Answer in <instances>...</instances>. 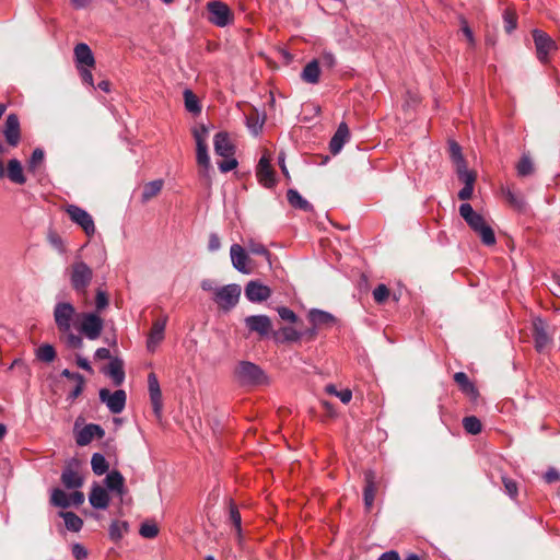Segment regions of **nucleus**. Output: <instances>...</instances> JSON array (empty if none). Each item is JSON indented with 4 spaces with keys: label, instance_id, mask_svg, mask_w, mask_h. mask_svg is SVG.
I'll return each mask as SVG.
<instances>
[{
    "label": "nucleus",
    "instance_id": "obj_1",
    "mask_svg": "<svg viewBox=\"0 0 560 560\" xmlns=\"http://www.w3.org/2000/svg\"><path fill=\"white\" fill-rule=\"evenodd\" d=\"M200 288L211 293V300L223 313L231 312L240 302L242 295V287L236 283L217 285L212 279H203Z\"/></svg>",
    "mask_w": 560,
    "mask_h": 560
},
{
    "label": "nucleus",
    "instance_id": "obj_2",
    "mask_svg": "<svg viewBox=\"0 0 560 560\" xmlns=\"http://www.w3.org/2000/svg\"><path fill=\"white\" fill-rule=\"evenodd\" d=\"M459 214L469 228L480 236L485 245L491 246L495 244L497 240L493 229L480 213L472 209L470 203H462L459 206Z\"/></svg>",
    "mask_w": 560,
    "mask_h": 560
},
{
    "label": "nucleus",
    "instance_id": "obj_3",
    "mask_svg": "<svg viewBox=\"0 0 560 560\" xmlns=\"http://www.w3.org/2000/svg\"><path fill=\"white\" fill-rule=\"evenodd\" d=\"M213 147L215 154L223 158V161L218 163L219 170L222 173H228L237 166V160L235 159V145L228 132L220 131L215 133Z\"/></svg>",
    "mask_w": 560,
    "mask_h": 560
},
{
    "label": "nucleus",
    "instance_id": "obj_4",
    "mask_svg": "<svg viewBox=\"0 0 560 560\" xmlns=\"http://www.w3.org/2000/svg\"><path fill=\"white\" fill-rule=\"evenodd\" d=\"M52 315L59 332H69L73 328L75 319L80 318V314L70 302H57Z\"/></svg>",
    "mask_w": 560,
    "mask_h": 560
},
{
    "label": "nucleus",
    "instance_id": "obj_5",
    "mask_svg": "<svg viewBox=\"0 0 560 560\" xmlns=\"http://www.w3.org/2000/svg\"><path fill=\"white\" fill-rule=\"evenodd\" d=\"M270 253L259 243L247 241V275L258 271L260 268H270Z\"/></svg>",
    "mask_w": 560,
    "mask_h": 560
},
{
    "label": "nucleus",
    "instance_id": "obj_6",
    "mask_svg": "<svg viewBox=\"0 0 560 560\" xmlns=\"http://www.w3.org/2000/svg\"><path fill=\"white\" fill-rule=\"evenodd\" d=\"M78 329L86 339L96 340L104 329V320L96 312L80 313Z\"/></svg>",
    "mask_w": 560,
    "mask_h": 560
},
{
    "label": "nucleus",
    "instance_id": "obj_7",
    "mask_svg": "<svg viewBox=\"0 0 560 560\" xmlns=\"http://www.w3.org/2000/svg\"><path fill=\"white\" fill-rule=\"evenodd\" d=\"M93 278V270L84 261H74L70 267V283L72 289L85 293Z\"/></svg>",
    "mask_w": 560,
    "mask_h": 560
},
{
    "label": "nucleus",
    "instance_id": "obj_8",
    "mask_svg": "<svg viewBox=\"0 0 560 560\" xmlns=\"http://www.w3.org/2000/svg\"><path fill=\"white\" fill-rule=\"evenodd\" d=\"M532 35L535 44L537 59L542 65H547L550 61V54L557 51L558 49L557 43L541 30H534Z\"/></svg>",
    "mask_w": 560,
    "mask_h": 560
},
{
    "label": "nucleus",
    "instance_id": "obj_9",
    "mask_svg": "<svg viewBox=\"0 0 560 560\" xmlns=\"http://www.w3.org/2000/svg\"><path fill=\"white\" fill-rule=\"evenodd\" d=\"M98 396L100 400L106 405L112 413L117 415L125 409L127 395L124 389H117L112 393L107 388H101Z\"/></svg>",
    "mask_w": 560,
    "mask_h": 560
},
{
    "label": "nucleus",
    "instance_id": "obj_10",
    "mask_svg": "<svg viewBox=\"0 0 560 560\" xmlns=\"http://www.w3.org/2000/svg\"><path fill=\"white\" fill-rule=\"evenodd\" d=\"M66 211L71 221L80 225L86 235L91 236L95 233L94 220L88 211L75 205H69Z\"/></svg>",
    "mask_w": 560,
    "mask_h": 560
},
{
    "label": "nucleus",
    "instance_id": "obj_11",
    "mask_svg": "<svg viewBox=\"0 0 560 560\" xmlns=\"http://www.w3.org/2000/svg\"><path fill=\"white\" fill-rule=\"evenodd\" d=\"M209 21L217 26H226L231 21V11L226 4L221 1H211L207 4Z\"/></svg>",
    "mask_w": 560,
    "mask_h": 560
},
{
    "label": "nucleus",
    "instance_id": "obj_12",
    "mask_svg": "<svg viewBox=\"0 0 560 560\" xmlns=\"http://www.w3.org/2000/svg\"><path fill=\"white\" fill-rule=\"evenodd\" d=\"M148 388L154 416L158 419H161L163 410L162 392L158 377L154 373H150L148 376Z\"/></svg>",
    "mask_w": 560,
    "mask_h": 560
},
{
    "label": "nucleus",
    "instance_id": "obj_13",
    "mask_svg": "<svg viewBox=\"0 0 560 560\" xmlns=\"http://www.w3.org/2000/svg\"><path fill=\"white\" fill-rule=\"evenodd\" d=\"M247 328L257 332L261 339L268 338L273 332L271 320L267 315L247 316Z\"/></svg>",
    "mask_w": 560,
    "mask_h": 560
},
{
    "label": "nucleus",
    "instance_id": "obj_14",
    "mask_svg": "<svg viewBox=\"0 0 560 560\" xmlns=\"http://www.w3.org/2000/svg\"><path fill=\"white\" fill-rule=\"evenodd\" d=\"M533 337L538 352H544L551 343V337L547 332L546 324L541 318H536L533 322Z\"/></svg>",
    "mask_w": 560,
    "mask_h": 560
},
{
    "label": "nucleus",
    "instance_id": "obj_15",
    "mask_svg": "<svg viewBox=\"0 0 560 560\" xmlns=\"http://www.w3.org/2000/svg\"><path fill=\"white\" fill-rule=\"evenodd\" d=\"M271 289L259 280L247 281V300L253 303H261L271 296Z\"/></svg>",
    "mask_w": 560,
    "mask_h": 560
},
{
    "label": "nucleus",
    "instance_id": "obj_16",
    "mask_svg": "<svg viewBox=\"0 0 560 560\" xmlns=\"http://www.w3.org/2000/svg\"><path fill=\"white\" fill-rule=\"evenodd\" d=\"M61 482L69 489H80L83 486L84 478L80 474L77 464H68L61 472Z\"/></svg>",
    "mask_w": 560,
    "mask_h": 560
},
{
    "label": "nucleus",
    "instance_id": "obj_17",
    "mask_svg": "<svg viewBox=\"0 0 560 560\" xmlns=\"http://www.w3.org/2000/svg\"><path fill=\"white\" fill-rule=\"evenodd\" d=\"M105 430L100 424L90 423L84 425L75 434V442L79 446H85L92 442L94 438L102 439Z\"/></svg>",
    "mask_w": 560,
    "mask_h": 560
},
{
    "label": "nucleus",
    "instance_id": "obj_18",
    "mask_svg": "<svg viewBox=\"0 0 560 560\" xmlns=\"http://www.w3.org/2000/svg\"><path fill=\"white\" fill-rule=\"evenodd\" d=\"M3 135L11 147H16L21 139L20 120L15 114H10L4 124Z\"/></svg>",
    "mask_w": 560,
    "mask_h": 560
},
{
    "label": "nucleus",
    "instance_id": "obj_19",
    "mask_svg": "<svg viewBox=\"0 0 560 560\" xmlns=\"http://www.w3.org/2000/svg\"><path fill=\"white\" fill-rule=\"evenodd\" d=\"M256 176L259 183L266 187L271 188L276 184L275 173L270 165L269 160L266 156H262L257 165Z\"/></svg>",
    "mask_w": 560,
    "mask_h": 560
},
{
    "label": "nucleus",
    "instance_id": "obj_20",
    "mask_svg": "<svg viewBox=\"0 0 560 560\" xmlns=\"http://www.w3.org/2000/svg\"><path fill=\"white\" fill-rule=\"evenodd\" d=\"M90 504L96 510H106L109 505L107 490L97 482H94L89 494Z\"/></svg>",
    "mask_w": 560,
    "mask_h": 560
},
{
    "label": "nucleus",
    "instance_id": "obj_21",
    "mask_svg": "<svg viewBox=\"0 0 560 560\" xmlns=\"http://www.w3.org/2000/svg\"><path fill=\"white\" fill-rule=\"evenodd\" d=\"M350 138V130L346 122H340L336 132L334 133L332 138L329 142V150L332 154H338L346 142Z\"/></svg>",
    "mask_w": 560,
    "mask_h": 560
},
{
    "label": "nucleus",
    "instance_id": "obj_22",
    "mask_svg": "<svg viewBox=\"0 0 560 560\" xmlns=\"http://www.w3.org/2000/svg\"><path fill=\"white\" fill-rule=\"evenodd\" d=\"M166 326V317L155 320L147 340V348L153 352L156 346L163 340Z\"/></svg>",
    "mask_w": 560,
    "mask_h": 560
},
{
    "label": "nucleus",
    "instance_id": "obj_23",
    "mask_svg": "<svg viewBox=\"0 0 560 560\" xmlns=\"http://www.w3.org/2000/svg\"><path fill=\"white\" fill-rule=\"evenodd\" d=\"M365 487L363 491V499L366 509L373 506L376 494V475L373 470H368L364 474Z\"/></svg>",
    "mask_w": 560,
    "mask_h": 560
},
{
    "label": "nucleus",
    "instance_id": "obj_24",
    "mask_svg": "<svg viewBox=\"0 0 560 560\" xmlns=\"http://www.w3.org/2000/svg\"><path fill=\"white\" fill-rule=\"evenodd\" d=\"M74 59L78 67H93L95 59L89 45L79 43L74 47Z\"/></svg>",
    "mask_w": 560,
    "mask_h": 560
},
{
    "label": "nucleus",
    "instance_id": "obj_25",
    "mask_svg": "<svg viewBox=\"0 0 560 560\" xmlns=\"http://www.w3.org/2000/svg\"><path fill=\"white\" fill-rule=\"evenodd\" d=\"M196 161L200 167V175L205 178H209L211 172V162L207 144H196Z\"/></svg>",
    "mask_w": 560,
    "mask_h": 560
},
{
    "label": "nucleus",
    "instance_id": "obj_26",
    "mask_svg": "<svg viewBox=\"0 0 560 560\" xmlns=\"http://www.w3.org/2000/svg\"><path fill=\"white\" fill-rule=\"evenodd\" d=\"M104 483L107 490L116 492L120 497L125 493V478L118 470L109 471Z\"/></svg>",
    "mask_w": 560,
    "mask_h": 560
},
{
    "label": "nucleus",
    "instance_id": "obj_27",
    "mask_svg": "<svg viewBox=\"0 0 560 560\" xmlns=\"http://www.w3.org/2000/svg\"><path fill=\"white\" fill-rule=\"evenodd\" d=\"M308 317L314 327H331L336 323L334 315L320 310H312Z\"/></svg>",
    "mask_w": 560,
    "mask_h": 560
},
{
    "label": "nucleus",
    "instance_id": "obj_28",
    "mask_svg": "<svg viewBox=\"0 0 560 560\" xmlns=\"http://www.w3.org/2000/svg\"><path fill=\"white\" fill-rule=\"evenodd\" d=\"M320 67L317 59H313L305 65L301 72V79L310 84H316L319 81Z\"/></svg>",
    "mask_w": 560,
    "mask_h": 560
},
{
    "label": "nucleus",
    "instance_id": "obj_29",
    "mask_svg": "<svg viewBox=\"0 0 560 560\" xmlns=\"http://www.w3.org/2000/svg\"><path fill=\"white\" fill-rule=\"evenodd\" d=\"M106 374L113 380V383L117 386L121 385L125 381L124 363L120 359H112Z\"/></svg>",
    "mask_w": 560,
    "mask_h": 560
},
{
    "label": "nucleus",
    "instance_id": "obj_30",
    "mask_svg": "<svg viewBox=\"0 0 560 560\" xmlns=\"http://www.w3.org/2000/svg\"><path fill=\"white\" fill-rule=\"evenodd\" d=\"M268 383V377L264 371L254 363L247 361V386L265 385Z\"/></svg>",
    "mask_w": 560,
    "mask_h": 560
},
{
    "label": "nucleus",
    "instance_id": "obj_31",
    "mask_svg": "<svg viewBox=\"0 0 560 560\" xmlns=\"http://www.w3.org/2000/svg\"><path fill=\"white\" fill-rule=\"evenodd\" d=\"M230 256L233 267L237 271L245 273V248L235 243L230 248Z\"/></svg>",
    "mask_w": 560,
    "mask_h": 560
},
{
    "label": "nucleus",
    "instance_id": "obj_32",
    "mask_svg": "<svg viewBox=\"0 0 560 560\" xmlns=\"http://www.w3.org/2000/svg\"><path fill=\"white\" fill-rule=\"evenodd\" d=\"M7 175L12 183H15L19 185H22L26 182V178L23 174L22 164L16 159H12L9 161Z\"/></svg>",
    "mask_w": 560,
    "mask_h": 560
},
{
    "label": "nucleus",
    "instance_id": "obj_33",
    "mask_svg": "<svg viewBox=\"0 0 560 560\" xmlns=\"http://www.w3.org/2000/svg\"><path fill=\"white\" fill-rule=\"evenodd\" d=\"M287 198L289 203L296 209L303 210V211H312L313 206L304 199L300 192L295 189H289L287 192Z\"/></svg>",
    "mask_w": 560,
    "mask_h": 560
},
{
    "label": "nucleus",
    "instance_id": "obj_34",
    "mask_svg": "<svg viewBox=\"0 0 560 560\" xmlns=\"http://www.w3.org/2000/svg\"><path fill=\"white\" fill-rule=\"evenodd\" d=\"M228 522L234 526L236 534L242 538V515L233 500L229 501Z\"/></svg>",
    "mask_w": 560,
    "mask_h": 560
},
{
    "label": "nucleus",
    "instance_id": "obj_35",
    "mask_svg": "<svg viewBox=\"0 0 560 560\" xmlns=\"http://www.w3.org/2000/svg\"><path fill=\"white\" fill-rule=\"evenodd\" d=\"M58 515L65 521V526L70 532H80L83 526V521L73 512H59Z\"/></svg>",
    "mask_w": 560,
    "mask_h": 560
},
{
    "label": "nucleus",
    "instance_id": "obj_36",
    "mask_svg": "<svg viewBox=\"0 0 560 560\" xmlns=\"http://www.w3.org/2000/svg\"><path fill=\"white\" fill-rule=\"evenodd\" d=\"M266 120V115L262 113H258L256 109H254L253 113H250L249 116H247V128L250 130V132L254 136H258V133L261 131Z\"/></svg>",
    "mask_w": 560,
    "mask_h": 560
},
{
    "label": "nucleus",
    "instance_id": "obj_37",
    "mask_svg": "<svg viewBox=\"0 0 560 560\" xmlns=\"http://www.w3.org/2000/svg\"><path fill=\"white\" fill-rule=\"evenodd\" d=\"M508 202L516 210L522 211L526 207L525 198L523 195L513 191L510 187L502 188Z\"/></svg>",
    "mask_w": 560,
    "mask_h": 560
},
{
    "label": "nucleus",
    "instance_id": "obj_38",
    "mask_svg": "<svg viewBox=\"0 0 560 560\" xmlns=\"http://www.w3.org/2000/svg\"><path fill=\"white\" fill-rule=\"evenodd\" d=\"M50 503L54 506L67 509L71 506L69 494H67L62 489L55 488L51 491Z\"/></svg>",
    "mask_w": 560,
    "mask_h": 560
},
{
    "label": "nucleus",
    "instance_id": "obj_39",
    "mask_svg": "<svg viewBox=\"0 0 560 560\" xmlns=\"http://www.w3.org/2000/svg\"><path fill=\"white\" fill-rule=\"evenodd\" d=\"M302 334L292 327H283L279 331H273L272 337L276 341H298Z\"/></svg>",
    "mask_w": 560,
    "mask_h": 560
},
{
    "label": "nucleus",
    "instance_id": "obj_40",
    "mask_svg": "<svg viewBox=\"0 0 560 560\" xmlns=\"http://www.w3.org/2000/svg\"><path fill=\"white\" fill-rule=\"evenodd\" d=\"M163 180L162 179H155L152 182H149L144 185L142 190V201L147 202L154 196H156L163 188Z\"/></svg>",
    "mask_w": 560,
    "mask_h": 560
},
{
    "label": "nucleus",
    "instance_id": "obj_41",
    "mask_svg": "<svg viewBox=\"0 0 560 560\" xmlns=\"http://www.w3.org/2000/svg\"><path fill=\"white\" fill-rule=\"evenodd\" d=\"M92 470L95 475L102 476L108 470V463L103 454L94 453L91 458Z\"/></svg>",
    "mask_w": 560,
    "mask_h": 560
},
{
    "label": "nucleus",
    "instance_id": "obj_42",
    "mask_svg": "<svg viewBox=\"0 0 560 560\" xmlns=\"http://www.w3.org/2000/svg\"><path fill=\"white\" fill-rule=\"evenodd\" d=\"M36 358L43 362L50 363L56 358V350L49 343H44L36 350Z\"/></svg>",
    "mask_w": 560,
    "mask_h": 560
},
{
    "label": "nucleus",
    "instance_id": "obj_43",
    "mask_svg": "<svg viewBox=\"0 0 560 560\" xmlns=\"http://www.w3.org/2000/svg\"><path fill=\"white\" fill-rule=\"evenodd\" d=\"M454 381L459 386L462 392L466 394H475L476 388L474 384L469 381L468 376L464 372H457L454 374Z\"/></svg>",
    "mask_w": 560,
    "mask_h": 560
},
{
    "label": "nucleus",
    "instance_id": "obj_44",
    "mask_svg": "<svg viewBox=\"0 0 560 560\" xmlns=\"http://www.w3.org/2000/svg\"><path fill=\"white\" fill-rule=\"evenodd\" d=\"M463 427L467 433L474 435L479 434L482 430L481 421L475 416L465 417L463 419Z\"/></svg>",
    "mask_w": 560,
    "mask_h": 560
},
{
    "label": "nucleus",
    "instance_id": "obj_45",
    "mask_svg": "<svg viewBox=\"0 0 560 560\" xmlns=\"http://www.w3.org/2000/svg\"><path fill=\"white\" fill-rule=\"evenodd\" d=\"M184 101H185V107L189 113L198 114L201 112V106L199 105V101H198L197 96L190 90L184 91Z\"/></svg>",
    "mask_w": 560,
    "mask_h": 560
},
{
    "label": "nucleus",
    "instance_id": "obj_46",
    "mask_svg": "<svg viewBox=\"0 0 560 560\" xmlns=\"http://www.w3.org/2000/svg\"><path fill=\"white\" fill-rule=\"evenodd\" d=\"M456 173L458 179L464 184V186H474L476 182V174L472 171L467 168L466 164H462V166L456 168Z\"/></svg>",
    "mask_w": 560,
    "mask_h": 560
},
{
    "label": "nucleus",
    "instance_id": "obj_47",
    "mask_svg": "<svg viewBox=\"0 0 560 560\" xmlns=\"http://www.w3.org/2000/svg\"><path fill=\"white\" fill-rule=\"evenodd\" d=\"M128 530L127 522L114 521L109 526V537L114 541H118Z\"/></svg>",
    "mask_w": 560,
    "mask_h": 560
},
{
    "label": "nucleus",
    "instance_id": "obj_48",
    "mask_svg": "<svg viewBox=\"0 0 560 560\" xmlns=\"http://www.w3.org/2000/svg\"><path fill=\"white\" fill-rule=\"evenodd\" d=\"M517 175L525 177L534 173V164L528 155H523L516 165Z\"/></svg>",
    "mask_w": 560,
    "mask_h": 560
},
{
    "label": "nucleus",
    "instance_id": "obj_49",
    "mask_svg": "<svg viewBox=\"0 0 560 560\" xmlns=\"http://www.w3.org/2000/svg\"><path fill=\"white\" fill-rule=\"evenodd\" d=\"M326 392L330 395L337 396L343 404L350 402L352 398V392L348 388L338 390L334 384H328L326 386Z\"/></svg>",
    "mask_w": 560,
    "mask_h": 560
},
{
    "label": "nucleus",
    "instance_id": "obj_50",
    "mask_svg": "<svg viewBox=\"0 0 560 560\" xmlns=\"http://www.w3.org/2000/svg\"><path fill=\"white\" fill-rule=\"evenodd\" d=\"M450 154H451L452 161L456 165V168L462 166V164H466L465 159L462 154V148L455 141L450 142Z\"/></svg>",
    "mask_w": 560,
    "mask_h": 560
},
{
    "label": "nucleus",
    "instance_id": "obj_51",
    "mask_svg": "<svg viewBox=\"0 0 560 560\" xmlns=\"http://www.w3.org/2000/svg\"><path fill=\"white\" fill-rule=\"evenodd\" d=\"M65 336L66 345L72 349H81L83 347V339L80 335H77L70 329L69 332H60Z\"/></svg>",
    "mask_w": 560,
    "mask_h": 560
},
{
    "label": "nucleus",
    "instance_id": "obj_52",
    "mask_svg": "<svg viewBox=\"0 0 560 560\" xmlns=\"http://www.w3.org/2000/svg\"><path fill=\"white\" fill-rule=\"evenodd\" d=\"M44 158H45V153H44V150L43 149H39V148H36L32 155H31V159L28 161V171L30 172H35L36 168L43 163L44 161Z\"/></svg>",
    "mask_w": 560,
    "mask_h": 560
},
{
    "label": "nucleus",
    "instance_id": "obj_53",
    "mask_svg": "<svg viewBox=\"0 0 560 560\" xmlns=\"http://www.w3.org/2000/svg\"><path fill=\"white\" fill-rule=\"evenodd\" d=\"M317 60L319 61V67L322 66L327 70L334 69L337 63L335 55L330 51H323Z\"/></svg>",
    "mask_w": 560,
    "mask_h": 560
},
{
    "label": "nucleus",
    "instance_id": "obj_54",
    "mask_svg": "<svg viewBox=\"0 0 560 560\" xmlns=\"http://www.w3.org/2000/svg\"><path fill=\"white\" fill-rule=\"evenodd\" d=\"M194 139L196 144H207L209 128L205 125H200L192 130Z\"/></svg>",
    "mask_w": 560,
    "mask_h": 560
},
{
    "label": "nucleus",
    "instance_id": "obj_55",
    "mask_svg": "<svg viewBox=\"0 0 560 560\" xmlns=\"http://www.w3.org/2000/svg\"><path fill=\"white\" fill-rule=\"evenodd\" d=\"M139 533L144 538H154L159 534V528L154 523H143L140 526Z\"/></svg>",
    "mask_w": 560,
    "mask_h": 560
},
{
    "label": "nucleus",
    "instance_id": "obj_56",
    "mask_svg": "<svg viewBox=\"0 0 560 560\" xmlns=\"http://www.w3.org/2000/svg\"><path fill=\"white\" fill-rule=\"evenodd\" d=\"M389 296V290L385 284H378L373 290V298L376 303L382 304L384 303Z\"/></svg>",
    "mask_w": 560,
    "mask_h": 560
},
{
    "label": "nucleus",
    "instance_id": "obj_57",
    "mask_svg": "<svg viewBox=\"0 0 560 560\" xmlns=\"http://www.w3.org/2000/svg\"><path fill=\"white\" fill-rule=\"evenodd\" d=\"M504 28L506 33H512L516 28V15L514 12L506 10L503 14Z\"/></svg>",
    "mask_w": 560,
    "mask_h": 560
},
{
    "label": "nucleus",
    "instance_id": "obj_58",
    "mask_svg": "<svg viewBox=\"0 0 560 560\" xmlns=\"http://www.w3.org/2000/svg\"><path fill=\"white\" fill-rule=\"evenodd\" d=\"M502 482L505 492L510 495V498L515 499L517 497V483L506 476L502 477Z\"/></svg>",
    "mask_w": 560,
    "mask_h": 560
},
{
    "label": "nucleus",
    "instance_id": "obj_59",
    "mask_svg": "<svg viewBox=\"0 0 560 560\" xmlns=\"http://www.w3.org/2000/svg\"><path fill=\"white\" fill-rule=\"evenodd\" d=\"M278 314H279L280 318L285 322L295 323L298 320L296 314L289 307H285V306L279 307Z\"/></svg>",
    "mask_w": 560,
    "mask_h": 560
},
{
    "label": "nucleus",
    "instance_id": "obj_60",
    "mask_svg": "<svg viewBox=\"0 0 560 560\" xmlns=\"http://www.w3.org/2000/svg\"><path fill=\"white\" fill-rule=\"evenodd\" d=\"M108 305V296L105 291L97 290L95 296V307L96 311H102Z\"/></svg>",
    "mask_w": 560,
    "mask_h": 560
},
{
    "label": "nucleus",
    "instance_id": "obj_61",
    "mask_svg": "<svg viewBox=\"0 0 560 560\" xmlns=\"http://www.w3.org/2000/svg\"><path fill=\"white\" fill-rule=\"evenodd\" d=\"M48 242L59 253H63L65 252L63 242H62L61 237L57 233L49 232V234H48Z\"/></svg>",
    "mask_w": 560,
    "mask_h": 560
},
{
    "label": "nucleus",
    "instance_id": "obj_62",
    "mask_svg": "<svg viewBox=\"0 0 560 560\" xmlns=\"http://www.w3.org/2000/svg\"><path fill=\"white\" fill-rule=\"evenodd\" d=\"M72 555L77 560H85L89 552L83 545L75 542L72 545Z\"/></svg>",
    "mask_w": 560,
    "mask_h": 560
},
{
    "label": "nucleus",
    "instance_id": "obj_63",
    "mask_svg": "<svg viewBox=\"0 0 560 560\" xmlns=\"http://www.w3.org/2000/svg\"><path fill=\"white\" fill-rule=\"evenodd\" d=\"M235 381L242 386L245 384V361H240L234 371Z\"/></svg>",
    "mask_w": 560,
    "mask_h": 560
},
{
    "label": "nucleus",
    "instance_id": "obj_64",
    "mask_svg": "<svg viewBox=\"0 0 560 560\" xmlns=\"http://www.w3.org/2000/svg\"><path fill=\"white\" fill-rule=\"evenodd\" d=\"M221 247V241H220V237L217 233H211L209 235V242H208V249L210 252H217L219 250Z\"/></svg>",
    "mask_w": 560,
    "mask_h": 560
}]
</instances>
